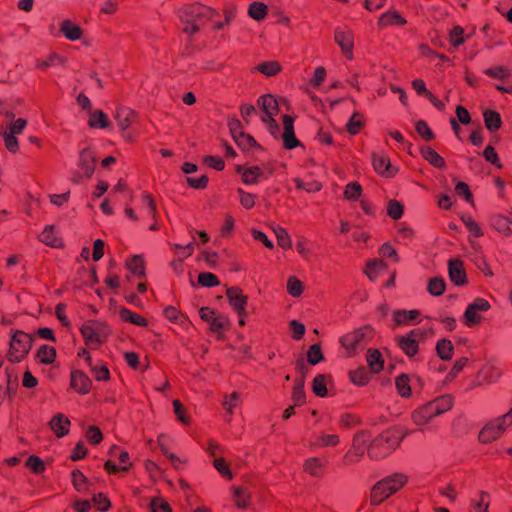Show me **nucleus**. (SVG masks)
<instances>
[{"label": "nucleus", "instance_id": "1", "mask_svg": "<svg viewBox=\"0 0 512 512\" xmlns=\"http://www.w3.org/2000/svg\"><path fill=\"white\" fill-rule=\"evenodd\" d=\"M215 12L201 4L186 5L178 11V17L184 25L182 31L187 35H194L208 21H212Z\"/></svg>", "mask_w": 512, "mask_h": 512}, {"label": "nucleus", "instance_id": "2", "mask_svg": "<svg viewBox=\"0 0 512 512\" xmlns=\"http://www.w3.org/2000/svg\"><path fill=\"white\" fill-rule=\"evenodd\" d=\"M453 399L450 395H443L416 408L411 415L413 423L417 426L428 424L433 418L451 409Z\"/></svg>", "mask_w": 512, "mask_h": 512}, {"label": "nucleus", "instance_id": "3", "mask_svg": "<svg viewBox=\"0 0 512 512\" xmlns=\"http://www.w3.org/2000/svg\"><path fill=\"white\" fill-rule=\"evenodd\" d=\"M405 435L399 436L396 430H387L373 438L368 448V456L371 459H381L395 450Z\"/></svg>", "mask_w": 512, "mask_h": 512}, {"label": "nucleus", "instance_id": "4", "mask_svg": "<svg viewBox=\"0 0 512 512\" xmlns=\"http://www.w3.org/2000/svg\"><path fill=\"white\" fill-rule=\"evenodd\" d=\"M407 476L402 473H395L378 481L371 489V503L378 505L389 496L399 491L406 483Z\"/></svg>", "mask_w": 512, "mask_h": 512}, {"label": "nucleus", "instance_id": "5", "mask_svg": "<svg viewBox=\"0 0 512 512\" xmlns=\"http://www.w3.org/2000/svg\"><path fill=\"white\" fill-rule=\"evenodd\" d=\"M511 424L512 408L508 413L489 421L479 432V441L482 443H490L498 439Z\"/></svg>", "mask_w": 512, "mask_h": 512}, {"label": "nucleus", "instance_id": "6", "mask_svg": "<svg viewBox=\"0 0 512 512\" xmlns=\"http://www.w3.org/2000/svg\"><path fill=\"white\" fill-rule=\"evenodd\" d=\"M27 121L23 118H18L12 121L9 127H0V136L3 138L6 149L11 153H16L19 149L17 135H20L25 127Z\"/></svg>", "mask_w": 512, "mask_h": 512}, {"label": "nucleus", "instance_id": "7", "mask_svg": "<svg viewBox=\"0 0 512 512\" xmlns=\"http://www.w3.org/2000/svg\"><path fill=\"white\" fill-rule=\"evenodd\" d=\"M32 338L29 334L16 331L10 342L9 360L20 362L31 348Z\"/></svg>", "mask_w": 512, "mask_h": 512}, {"label": "nucleus", "instance_id": "8", "mask_svg": "<svg viewBox=\"0 0 512 512\" xmlns=\"http://www.w3.org/2000/svg\"><path fill=\"white\" fill-rule=\"evenodd\" d=\"M426 332L422 329H413L403 336L397 337L399 348L408 356L412 357L418 352L419 342L424 340Z\"/></svg>", "mask_w": 512, "mask_h": 512}, {"label": "nucleus", "instance_id": "9", "mask_svg": "<svg viewBox=\"0 0 512 512\" xmlns=\"http://www.w3.org/2000/svg\"><path fill=\"white\" fill-rule=\"evenodd\" d=\"M371 335V329L369 327H362L360 329H357L353 332L347 333L343 337H341L340 342L342 346L350 353L352 354L355 352L358 348H362L366 342L367 339Z\"/></svg>", "mask_w": 512, "mask_h": 512}, {"label": "nucleus", "instance_id": "10", "mask_svg": "<svg viewBox=\"0 0 512 512\" xmlns=\"http://www.w3.org/2000/svg\"><path fill=\"white\" fill-rule=\"evenodd\" d=\"M372 441L371 435L366 431H361L355 434L352 442L351 449L346 454V458L350 462H357L365 452L368 453L370 442Z\"/></svg>", "mask_w": 512, "mask_h": 512}, {"label": "nucleus", "instance_id": "11", "mask_svg": "<svg viewBox=\"0 0 512 512\" xmlns=\"http://www.w3.org/2000/svg\"><path fill=\"white\" fill-rule=\"evenodd\" d=\"M96 157L91 148H84L79 153L78 166L82 170L81 173H76L73 181L79 183L84 176L90 178L95 170Z\"/></svg>", "mask_w": 512, "mask_h": 512}, {"label": "nucleus", "instance_id": "12", "mask_svg": "<svg viewBox=\"0 0 512 512\" xmlns=\"http://www.w3.org/2000/svg\"><path fill=\"white\" fill-rule=\"evenodd\" d=\"M334 40L339 45L343 55L349 59H353L354 34L347 27H337L334 33Z\"/></svg>", "mask_w": 512, "mask_h": 512}, {"label": "nucleus", "instance_id": "13", "mask_svg": "<svg viewBox=\"0 0 512 512\" xmlns=\"http://www.w3.org/2000/svg\"><path fill=\"white\" fill-rule=\"evenodd\" d=\"M490 309V304L483 298H476L470 303L464 313V322L467 326L471 327L481 321V312H486Z\"/></svg>", "mask_w": 512, "mask_h": 512}, {"label": "nucleus", "instance_id": "14", "mask_svg": "<svg viewBox=\"0 0 512 512\" xmlns=\"http://www.w3.org/2000/svg\"><path fill=\"white\" fill-rule=\"evenodd\" d=\"M108 327L97 323H87L81 328V334L88 343H102L108 336Z\"/></svg>", "mask_w": 512, "mask_h": 512}, {"label": "nucleus", "instance_id": "15", "mask_svg": "<svg viewBox=\"0 0 512 512\" xmlns=\"http://www.w3.org/2000/svg\"><path fill=\"white\" fill-rule=\"evenodd\" d=\"M226 295L229 304L236 311L238 316L246 317L248 298L243 294L242 290L239 287L233 286L226 290Z\"/></svg>", "mask_w": 512, "mask_h": 512}, {"label": "nucleus", "instance_id": "16", "mask_svg": "<svg viewBox=\"0 0 512 512\" xmlns=\"http://www.w3.org/2000/svg\"><path fill=\"white\" fill-rule=\"evenodd\" d=\"M294 120L291 116L285 115L283 117V133L281 137L283 139V144L286 149H294L300 142L297 140L294 133Z\"/></svg>", "mask_w": 512, "mask_h": 512}, {"label": "nucleus", "instance_id": "17", "mask_svg": "<svg viewBox=\"0 0 512 512\" xmlns=\"http://www.w3.org/2000/svg\"><path fill=\"white\" fill-rule=\"evenodd\" d=\"M285 102H286L285 99L282 98L280 100H277L271 94H266V95L261 96L258 99V104L261 106V108H262V110L264 112V115L262 117H266V118L272 117V118H274V116L279 111L280 103H285Z\"/></svg>", "mask_w": 512, "mask_h": 512}, {"label": "nucleus", "instance_id": "18", "mask_svg": "<svg viewBox=\"0 0 512 512\" xmlns=\"http://www.w3.org/2000/svg\"><path fill=\"white\" fill-rule=\"evenodd\" d=\"M450 280L456 285H463L466 281V273L463 263L458 259H451L448 263Z\"/></svg>", "mask_w": 512, "mask_h": 512}, {"label": "nucleus", "instance_id": "19", "mask_svg": "<svg viewBox=\"0 0 512 512\" xmlns=\"http://www.w3.org/2000/svg\"><path fill=\"white\" fill-rule=\"evenodd\" d=\"M51 430L57 437H63L69 432L70 420L62 413L55 415L49 422Z\"/></svg>", "mask_w": 512, "mask_h": 512}, {"label": "nucleus", "instance_id": "20", "mask_svg": "<svg viewBox=\"0 0 512 512\" xmlns=\"http://www.w3.org/2000/svg\"><path fill=\"white\" fill-rule=\"evenodd\" d=\"M91 380L82 371H73L71 374V386L82 394L90 391Z\"/></svg>", "mask_w": 512, "mask_h": 512}, {"label": "nucleus", "instance_id": "21", "mask_svg": "<svg viewBox=\"0 0 512 512\" xmlns=\"http://www.w3.org/2000/svg\"><path fill=\"white\" fill-rule=\"evenodd\" d=\"M60 31L70 41L79 40L83 33L80 26L68 19L61 22Z\"/></svg>", "mask_w": 512, "mask_h": 512}, {"label": "nucleus", "instance_id": "22", "mask_svg": "<svg viewBox=\"0 0 512 512\" xmlns=\"http://www.w3.org/2000/svg\"><path fill=\"white\" fill-rule=\"evenodd\" d=\"M115 119L122 130L129 128L135 119V113L127 107H119L116 110Z\"/></svg>", "mask_w": 512, "mask_h": 512}, {"label": "nucleus", "instance_id": "23", "mask_svg": "<svg viewBox=\"0 0 512 512\" xmlns=\"http://www.w3.org/2000/svg\"><path fill=\"white\" fill-rule=\"evenodd\" d=\"M501 375V371L494 365H485L478 373L477 378L480 384L492 383Z\"/></svg>", "mask_w": 512, "mask_h": 512}, {"label": "nucleus", "instance_id": "24", "mask_svg": "<svg viewBox=\"0 0 512 512\" xmlns=\"http://www.w3.org/2000/svg\"><path fill=\"white\" fill-rule=\"evenodd\" d=\"M237 172L241 173L242 181L247 185L257 184L259 178L264 176V173L258 166H251L243 171L241 167H238Z\"/></svg>", "mask_w": 512, "mask_h": 512}, {"label": "nucleus", "instance_id": "25", "mask_svg": "<svg viewBox=\"0 0 512 512\" xmlns=\"http://www.w3.org/2000/svg\"><path fill=\"white\" fill-rule=\"evenodd\" d=\"M422 157L436 168H444L445 160L434 149L429 146L421 148Z\"/></svg>", "mask_w": 512, "mask_h": 512}, {"label": "nucleus", "instance_id": "26", "mask_svg": "<svg viewBox=\"0 0 512 512\" xmlns=\"http://www.w3.org/2000/svg\"><path fill=\"white\" fill-rule=\"evenodd\" d=\"M41 242L48 246L59 247L61 240L58 238L57 232L53 225L46 226L39 236Z\"/></svg>", "mask_w": 512, "mask_h": 512}, {"label": "nucleus", "instance_id": "27", "mask_svg": "<svg viewBox=\"0 0 512 512\" xmlns=\"http://www.w3.org/2000/svg\"><path fill=\"white\" fill-rule=\"evenodd\" d=\"M373 166L379 174L387 177H391L396 173V170L391 166L390 161L384 157H374Z\"/></svg>", "mask_w": 512, "mask_h": 512}, {"label": "nucleus", "instance_id": "28", "mask_svg": "<svg viewBox=\"0 0 512 512\" xmlns=\"http://www.w3.org/2000/svg\"><path fill=\"white\" fill-rule=\"evenodd\" d=\"M454 346L452 342L448 339H440L436 344V352L437 355L442 360H450L453 356Z\"/></svg>", "mask_w": 512, "mask_h": 512}, {"label": "nucleus", "instance_id": "29", "mask_svg": "<svg viewBox=\"0 0 512 512\" xmlns=\"http://www.w3.org/2000/svg\"><path fill=\"white\" fill-rule=\"evenodd\" d=\"M483 117L485 126L489 131L493 132L500 128L502 121L498 112L493 110H485Z\"/></svg>", "mask_w": 512, "mask_h": 512}, {"label": "nucleus", "instance_id": "30", "mask_svg": "<svg viewBox=\"0 0 512 512\" xmlns=\"http://www.w3.org/2000/svg\"><path fill=\"white\" fill-rule=\"evenodd\" d=\"M386 264L381 259H371L367 262L364 273L367 277L374 281L377 278L378 272L385 269Z\"/></svg>", "mask_w": 512, "mask_h": 512}, {"label": "nucleus", "instance_id": "31", "mask_svg": "<svg viewBox=\"0 0 512 512\" xmlns=\"http://www.w3.org/2000/svg\"><path fill=\"white\" fill-rule=\"evenodd\" d=\"M461 220L470 232L469 241L474 247V243L471 240V237H481L483 235V230L481 229L479 224L469 215L461 216Z\"/></svg>", "mask_w": 512, "mask_h": 512}, {"label": "nucleus", "instance_id": "32", "mask_svg": "<svg viewBox=\"0 0 512 512\" xmlns=\"http://www.w3.org/2000/svg\"><path fill=\"white\" fill-rule=\"evenodd\" d=\"M110 122L106 114L101 110H96L90 114L89 126L92 128H107Z\"/></svg>", "mask_w": 512, "mask_h": 512}, {"label": "nucleus", "instance_id": "33", "mask_svg": "<svg viewBox=\"0 0 512 512\" xmlns=\"http://www.w3.org/2000/svg\"><path fill=\"white\" fill-rule=\"evenodd\" d=\"M324 467V462L321 459L313 457L309 458L304 463V471L310 474L311 476L318 477L321 475L322 469Z\"/></svg>", "mask_w": 512, "mask_h": 512}, {"label": "nucleus", "instance_id": "34", "mask_svg": "<svg viewBox=\"0 0 512 512\" xmlns=\"http://www.w3.org/2000/svg\"><path fill=\"white\" fill-rule=\"evenodd\" d=\"M406 20L396 11H388L384 13L379 19V25L385 26L390 24L404 25Z\"/></svg>", "mask_w": 512, "mask_h": 512}, {"label": "nucleus", "instance_id": "35", "mask_svg": "<svg viewBox=\"0 0 512 512\" xmlns=\"http://www.w3.org/2000/svg\"><path fill=\"white\" fill-rule=\"evenodd\" d=\"M72 484L78 492H87L89 490L88 479L78 469L72 471Z\"/></svg>", "mask_w": 512, "mask_h": 512}, {"label": "nucleus", "instance_id": "36", "mask_svg": "<svg viewBox=\"0 0 512 512\" xmlns=\"http://www.w3.org/2000/svg\"><path fill=\"white\" fill-rule=\"evenodd\" d=\"M56 350L52 346L42 345L37 351V358L43 364H51L55 360Z\"/></svg>", "mask_w": 512, "mask_h": 512}, {"label": "nucleus", "instance_id": "37", "mask_svg": "<svg viewBox=\"0 0 512 512\" xmlns=\"http://www.w3.org/2000/svg\"><path fill=\"white\" fill-rule=\"evenodd\" d=\"M120 317L124 321H128V322H130L132 324H135V325H138V326H141V327L147 326V320L145 318H143L139 314H136V313L130 311L127 308H122L120 310Z\"/></svg>", "mask_w": 512, "mask_h": 512}, {"label": "nucleus", "instance_id": "38", "mask_svg": "<svg viewBox=\"0 0 512 512\" xmlns=\"http://www.w3.org/2000/svg\"><path fill=\"white\" fill-rule=\"evenodd\" d=\"M267 6L262 2H253L249 6L248 14L254 20L260 21L265 18Z\"/></svg>", "mask_w": 512, "mask_h": 512}, {"label": "nucleus", "instance_id": "39", "mask_svg": "<svg viewBox=\"0 0 512 512\" xmlns=\"http://www.w3.org/2000/svg\"><path fill=\"white\" fill-rule=\"evenodd\" d=\"M274 233L277 238L278 245L284 249H288L292 247L291 238L287 232V230L281 226H276L274 229Z\"/></svg>", "mask_w": 512, "mask_h": 512}, {"label": "nucleus", "instance_id": "40", "mask_svg": "<svg viewBox=\"0 0 512 512\" xmlns=\"http://www.w3.org/2000/svg\"><path fill=\"white\" fill-rule=\"evenodd\" d=\"M419 315L417 310L405 311L399 310L394 313V320L397 324L402 325L414 321Z\"/></svg>", "mask_w": 512, "mask_h": 512}, {"label": "nucleus", "instance_id": "41", "mask_svg": "<svg viewBox=\"0 0 512 512\" xmlns=\"http://www.w3.org/2000/svg\"><path fill=\"white\" fill-rule=\"evenodd\" d=\"M490 494L482 491L479 494L478 500H472V507L474 512H488Z\"/></svg>", "mask_w": 512, "mask_h": 512}, {"label": "nucleus", "instance_id": "42", "mask_svg": "<svg viewBox=\"0 0 512 512\" xmlns=\"http://www.w3.org/2000/svg\"><path fill=\"white\" fill-rule=\"evenodd\" d=\"M351 381L359 386L367 384L370 380V373L365 368H359L350 372Z\"/></svg>", "mask_w": 512, "mask_h": 512}, {"label": "nucleus", "instance_id": "43", "mask_svg": "<svg viewBox=\"0 0 512 512\" xmlns=\"http://www.w3.org/2000/svg\"><path fill=\"white\" fill-rule=\"evenodd\" d=\"M303 283L295 276H290L287 281V291L292 297H299L303 292Z\"/></svg>", "mask_w": 512, "mask_h": 512}, {"label": "nucleus", "instance_id": "44", "mask_svg": "<svg viewBox=\"0 0 512 512\" xmlns=\"http://www.w3.org/2000/svg\"><path fill=\"white\" fill-rule=\"evenodd\" d=\"M445 290V281L443 278L434 277L428 283V292L433 296H440Z\"/></svg>", "mask_w": 512, "mask_h": 512}, {"label": "nucleus", "instance_id": "45", "mask_svg": "<svg viewBox=\"0 0 512 512\" xmlns=\"http://www.w3.org/2000/svg\"><path fill=\"white\" fill-rule=\"evenodd\" d=\"M312 390L319 397L327 395L326 378L324 375L319 374L313 379Z\"/></svg>", "mask_w": 512, "mask_h": 512}, {"label": "nucleus", "instance_id": "46", "mask_svg": "<svg viewBox=\"0 0 512 512\" xmlns=\"http://www.w3.org/2000/svg\"><path fill=\"white\" fill-rule=\"evenodd\" d=\"M128 269L136 276L144 275V263L140 256L136 255L127 262Z\"/></svg>", "mask_w": 512, "mask_h": 512}, {"label": "nucleus", "instance_id": "47", "mask_svg": "<svg viewBox=\"0 0 512 512\" xmlns=\"http://www.w3.org/2000/svg\"><path fill=\"white\" fill-rule=\"evenodd\" d=\"M367 362L369 364L370 369L377 373L383 369V361L381 360V354L379 351L375 350L368 354Z\"/></svg>", "mask_w": 512, "mask_h": 512}, {"label": "nucleus", "instance_id": "48", "mask_svg": "<svg viewBox=\"0 0 512 512\" xmlns=\"http://www.w3.org/2000/svg\"><path fill=\"white\" fill-rule=\"evenodd\" d=\"M396 388L402 397H408L411 394L409 385V378L407 375L402 374L396 378Z\"/></svg>", "mask_w": 512, "mask_h": 512}, {"label": "nucleus", "instance_id": "49", "mask_svg": "<svg viewBox=\"0 0 512 512\" xmlns=\"http://www.w3.org/2000/svg\"><path fill=\"white\" fill-rule=\"evenodd\" d=\"M294 405L299 406L305 401L304 380L300 379L294 386L292 392Z\"/></svg>", "mask_w": 512, "mask_h": 512}, {"label": "nucleus", "instance_id": "50", "mask_svg": "<svg viewBox=\"0 0 512 512\" xmlns=\"http://www.w3.org/2000/svg\"><path fill=\"white\" fill-rule=\"evenodd\" d=\"M237 193L239 195L240 204L242 205L243 208L252 209L254 207L256 198L254 194L248 193L244 191L242 188H238Z\"/></svg>", "mask_w": 512, "mask_h": 512}, {"label": "nucleus", "instance_id": "51", "mask_svg": "<svg viewBox=\"0 0 512 512\" xmlns=\"http://www.w3.org/2000/svg\"><path fill=\"white\" fill-rule=\"evenodd\" d=\"M362 125H363V122H362V117H361L360 113L355 112L349 119V121L346 125V128L350 134L355 135L360 131Z\"/></svg>", "mask_w": 512, "mask_h": 512}, {"label": "nucleus", "instance_id": "52", "mask_svg": "<svg viewBox=\"0 0 512 512\" xmlns=\"http://www.w3.org/2000/svg\"><path fill=\"white\" fill-rule=\"evenodd\" d=\"M484 73L489 77H493V78L499 79L501 81H504L510 77L509 70L503 66L488 68L484 71Z\"/></svg>", "mask_w": 512, "mask_h": 512}, {"label": "nucleus", "instance_id": "53", "mask_svg": "<svg viewBox=\"0 0 512 512\" xmlns=\"http://www.w3.org/2000/svg\"><path fill=\"white\" fill-rule=\"evenodd\" d=\"M240 394L233 392L230 395L225 396L222 405L227 413L232 414L233 409L239 404Z\"/></svg>", "mask_w": 512, "mask_h": 512}, {"label": "nucleus", "instance_id": "54", "mask_svg": "<svg viewBox=\"0 0 512 512\" xmlns=\"http://www.w3.org/2000/svg\"><path fill=\"white\" fill-rule=\"evenodd\" d=\"M463 34L464 29L461 26H455L451 30L449 40L455 48L459 47L465 42Z\"/></svg>", "mask_w": 512, "mask_h": 512}, {"label": "nucleus", "instance_id": "55", "mask_svg": "<svg viewBox=\"0 0 512 512\" xmlns=\"http://www.w3.org/2000/svg\"><path fill=\"white\" fill-rule=\"evenodd\" d=\"M65 62V59L58 54H51L46 60H38L36 62V66L41 69H46L50 66H54L57 64H63Z\"/></svg>", "mask_w": 512, "mask_h": 512}, {"label": "nucleus", "instance_id": "56", "mask_svg": "<svg viewBox=\"0 0 512 512\" xmlns=\"http://www.w3.org/2000/svg\"><path fill=\"white\" fill-rule=\"evenodd\" d=\"M198 282L204 287H214L219 284L216 275L210 272H203L198 275Z\"/></svg>", "mask_w": 512, "mask_h": 512}, {"label": "nucleus", "instance_id": "57", "mask_svg": "<svg viewBox=\"0 0 512 512\" xmlns=\"http://www.w3.org/2000/svg\"><path fill=\"white\" fill-rule=\"evenodd\" d=\"M257 70L266 76H273L280 70L278 62L271 61L265 62L257 66Z\"/></svg>", "mask_w": 512, "mask_h": 512}, {"label": "nucleus", "instance_id": "58", "mask_svg": "<svg viewBox=\"0 0 512 512\" xmlns=\"http://www.w3.org/2000/svg\"><path fill=\"white\" fill-rule=\"evenodd\" d=\"M388 215L394 219H400L403 214V206L397 200H390L387 205Z\"/></svg>", "mask_w": 512, "mask_h": 512}, {"label": "nucleus", "instance_id": "59", "mask_svg": "<svg viewBox=\"0 0 512 512\" xmlns=\"http://www.w3.org/2000/svg\"><path fill=\"white\" fill-rule=\"evenodd\" d=\"M228 325V320L226 317L224 316H215L211 322H210V329L214 332V333H222L226 327Z\"/></svg>", "mask_w": 512, "mask_h": 512}, {"label": "nucleus", "instance_id": "60", "mask_svg": "<svg viewBox=\"0 0 512 512\" xmlns=\"http://www.w3.org/2000/svg\"><path fill=\"white\" fill-rule=\"evenodd\" d=\"M361 191L362 188L358 183L351 182L346 186L344 196L348 200H356L359 198Z\"/></svg>", "mask_w": 512, "mask_h": 512}, {"label": "nucleus", "instance_id": "61", "mask_svg": "<svg viewBox=\"0 0 512 512\" xmlns=\"http://www.w3.org/2000/svg\"><path fill=\"white\" fill-rule=\"evenodd\" d=\"M307 357H308V362L311 365L318 364L323 359V355H322L320 346L318 344H313L312 346H310L308 353H307Z\"/></svg>", "mask_w": 512, "mask_h": 512}, {"label": "nucleus", "instance_id": "62", "mask_svg": "<svg viewBox=\"0 0 512 512\" xmlns=\"http://www.w3.org/2000/svg\"><path fill=\"white\" fill-rule=\"evenodd\" d=\"M415 129L417 133L425 140H431L434 137L432 130L424 120L417 121L415 124Z\"/></svg>", "mask_w": 512, "mask_h": 512}, {"label": "nucleus", "instance_id": "63", "mask_svg": "<svg viewBox=\"0 0 512 512\" xmlns=\"http://www.w3.org/2000/svg\"><path fill=\"white\" fill-rule=\"evenodd\" d=\"M239 147H241L244 150H249L255 146H257V143L255 139L248 135V134H242L236 140H234Z\"/></svg>", "mask_w": 512, "mask_h": 512}, {"label": "nucleus", "instance_id": "64", "mask_svg": "<svg viewBox=\"0 0 512 512\" xmlns=\"http://www.w3.org/2000/svg\"><path fill=\"white\" fill-rule=\"evenodd\" d=\"M150 507L152 512H171L169 504L160 498L152 499Z\"/></svg>", "mask_w": 512, "mask_h": 512}]
</instances>
